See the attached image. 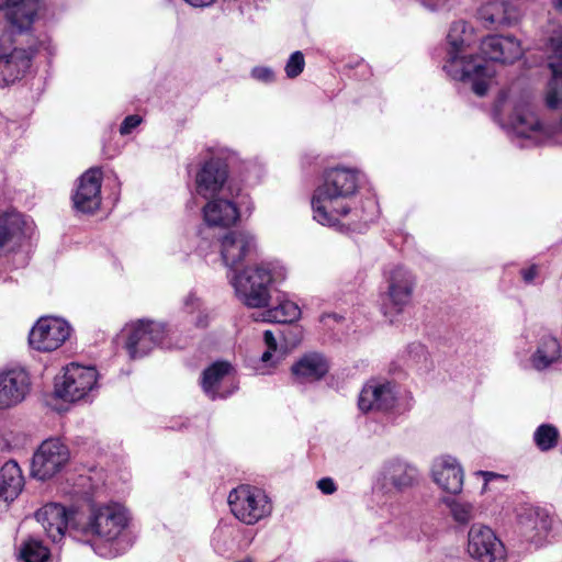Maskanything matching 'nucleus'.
<instances>
[{
  "label": "nucleus",
  "instance_id": "f257e3e1",
  "mask_svg": "<svg viewBox=\"0 0 562 562\" xmlns=\"http://www.w3.org/2000/svg\"><path fill=\"white\" fill-rule=\"evenodd\" d=\"M357 188L358 176L353 170L334 168L327 171L324 183L315 189L311 200L313 218L339 231H360L372 217L352 206Z\"/></svg>",
  "mask_w": 562,
  "mask_h": 562
},
{
  "label": "nucleus",
  "instance_id": "f03ea898",
  "mask_svg": "<svg viewBox=\"0 0 562 562\" xmlns=\"http://www.w3.org/2000/svg\"><path fill=\"white\" fill-rule=\"evenodd\" d=\"M471 33L472 27L464 21L451 25L448 33V58L443 69L452 79L469 85L476 95L483 97L492 83L495 70L485 58L465 53Z\"/></svg>",
  "mask_w": 562,
  "mask_h": 562
},
{
  "label": "nucleus",
  "instance_id": "7ed1b4c3",
  "mask_svg": "<svg viewBox=\"0 0 562 562\" xmlns=\"http://www.w3.org/2000/svg\"><path fill=\"white\" fill-rule=\"evenodd\" d=\"M495 112L504 127L520 138L541 142L550 133L540 123L528 93L514 90L502 92L495 104Z\"/></svg>",
  "mask_w": 562,
  "mask_h": 562
},
{
  "label": "nucleus",
  "instance_id": "20e7f679",
  "mask_svg": "<svg viewBox=\"0 0 562 562\" xmlns=\"http://www.w3.org/2000/svg\"><path fill=\"white\" fill-rule=\"evenodd\" d=\"M286 278V269L276 262H262L235 272L231 282L238 299L248 307L260 308L270 299L269 285Z\"/></svg>",
  "mask_w": 562,
  "mask_h": 562
},
{
  "label": "nucleus",
  "instance_id": "39448f33",
  "mask_svg": "<svg viewBox=\"0 0 562 562\" xmlns=\"http://www.w3.org/2000/svg\"><path fill=\"white\" fill-rule=\"evenodd\" d=\"M36 38L31 31L8 29L0 36V87L20 80L31 66Z\"/></svg>",
  "mask_w": 562,
  "mask_h": 562
},
{
  "label": "nucleus",
  "instance_id": "423d86ee",
  "mask_svg": "<svg viewBox=\"0 0 562 562\" xmlns=\"http://www.w3.org/2000/svg\"><path fill=\"white\" fill-rule=\"evenodd\" d=\"M127 525V515L125 509L120 505H109L94 508L89 517L88 522L83 526L85 536L95 538L91 543L94 552L101 557H114L115 552L111 548H105L97 541L112 543L122 533Z\"/></svg>",
  "mask_w": 562,
  "mask_h": 562
},
{
  "label": "nucleus",
  "instance_id": "0eeeda50",
  "mask_svg": "<svg viewBox=\"0 0 562 562\" xmlns=\"http://www.w3.org/2000/svg\"><path fill=\"white\" fill-rule=\"evenodd\" d=\"M233 515L244 524L254 525L271 513V505L265 492L250 485H239L228 495Z\"/></svg>",
  "mask_w": 562,
  "mask_h": 562
},
{
  "label": "nucleus",
  "instance_id": "6e6552de",
  "mask_svg": "<svg viewBox=\"0 0 562 562\" xmlns=\"http://www.w3.org/2000/svg\"><path fill=\"white\" fill-rule=\"evenodd\" d=\"M98 374L93 367H83L70 363L65 368L64 374L55 381L57 397L76 402L88 395L97 384Z\"/></svg>",
  "mask_w": 562,
  "mask_h": 562
},
{
  "label": "nucleus",
  "instance_id": "1a4fd4ad",
  "mask_svg": "<svg viewBox=\"0 0 562 562\" xmlns=\"http://www.w3.org/2000/svg\"><path fill=\"white\" fill-rule=\"evenodd\" d=\"M124 330L127 336L125 347L133 359L146 356L157 346H167V329L161 323L142 319L127 325Z\"/></svg>",
  "mask_w": 562,
  "mask_h": 562
},
{
  "label": "nucleus",
  "instance_id": "9d476101",
  "mask_svg": "<svg viewBox=\"0 0 562 562\" xmlns=\"http://www.w3.org/2000/svg\"><path fill=\"white\" fill-rule=\"evenodd\" d=\"M68 447L57 438L44 440L33 454L31 474L45 481L58 473L69 461Z\"/></svg>",
  "mask_w": 562,
  "mask_h": 562
},
{
  "label": "nucleus",
  "instance_id": "9b49d317",
  "mask_svg": "<svg viewBox=\"0 0 562 562\" xmlns=\"http://www.w3.org/2000/svg\"><path fill=\"white\" fill-rule=\"evenodd\" d=\"M468 554L477 562H504L506 550L495 532L485 525L474 524L468 532Z\"/></svg>",
  "mask_w": 562,
  "mask_h": 562
},
{
  "label": "nucleus",
  "instance_id": "f8f14e48",
  "mask_svg": "<svg viewBox=\"0 0 562 562\" xmlns=\"http://www.w3.org/2000/svg\"><path fill=\"white\" fill-rule=\"evenodd\" d=\"M209 202L203 206V220L209 226L229 227L235 225L241 216V207L247 200L246 195L237 193L227 198L224 193L221 196L206 198Z\"/></svg>",
  "mask_w": 562,
  "mask_h": 562
},
{
  "label": "nucleus",
  "instance_id": "ddd939ff",
  "mask_svg": "<svg viewBox=\"0 0 562 562\" xmlns=\"http://www.w3.org/2000/svg\"><path fill=\"white\" fill-rule=\"evenodd\" d=\"M69 324L58 317H41L30 331V345L40 351H53L69 337Z\"/></svg>",
  "mask_w": 562,
  "mask_h": 562
},
{
  "label": "nucleus",
  "instance_id": "4468645a",
  "mask_svg": "<svg viewBox=\"0 0 562 562\" xmlns=\"http://www.w3.org/2000/svg\"><path fill=\"white\" fill-rule=\"evenodd\" d=\"M221 257L231 270L257 252V239L248 231H231L221 239Z\"/></svg>",
  "mask_w": 562,
  "mask_h": 562
},
{
  "label": "nucleus",
  "instance_id": "2eb2a0df",
  "mask_svg": "<svg viewBox=\"0 0 562 562\" xmlns=\"http://www.w3.org/2000/svg\"><path fill=\"white\" fill-rule=\"evenodd\" d=\"M228 167L218 157L204 161L195 175V192L205 198H215L225 192Z\"/></svg>",
  "mask_w": 562,
  "mask_h": 562
},
{
  "label": "nucleus",
  "instance_id": "dca6fc26",
  "mask_svg": "<svg viewBox=\"0 0 562 562\" xmlns=\"http://www.w3.org/2000/svg\"><path fill=\"white\" fill-rule=\"evenodd\" d=\"M102 171L90 168L79 179L72 194L74 206L81 213H93L101 205Z\"/></svg>",
  "mask_w": 562,
  "mask_h": 562
},
{
  "label": "nucleus",
  "instance_id": "f3484780",
  "mask_svg": "<svg viewBox=\"0 0 562 562\" xmlns=\"http://www.w3.org/2000/svg\"><path fill=\"white\" fill-rule=\"evenodd\" d=\"M29 374L22 369L0 371V409L21 403L30 391Z\"/></svg>",
  "mask_w": 562,
  "mask_h": 562
},
{
  "label": "nucleus",
  "instance_id": "a211bd4d",
  "mask_svg": "<svg viewBox=\"0 0 562 562\" xmlns=\"http://www.w3.org/2000/svg\"><path fill=\"white\" fill-rule=\"evenodd\" d=\"M482 55L488 60L513 64L524 55L519 40L512 35H490L480 45Z\"/></svg>",
  "mask_w": 562,
  "mask_h": 562
},
{
  "label": "nucleus",
  "instance_id": "6ab92c4d",
  "mask_svg": "<svg viewBox=\"0 0 562 562\" xmlns=\"http://www.w3.org/2000/svg\"><path fill=\"white\" fill-rule=\"evenodd\" d=\"M32 229V224L20 213H7L0 216V257L29 238Z\"/></svg>",
  "mask_w": 562,
  "mask_h": 562
},
{
  "label": "nucleus",
  "instance_id": "aec40b11",
  "mask_svg": "<svg viewBox=\"0 0 562 562\" xmlns=\"http://www.w3.org/2000/svg\"><path fill=\"white\" fill-rule=\"evenodd\" d=\"M386 295L397 312L409 304L415 289L416 280L413 273L402 266L390 270L387 277Z\"/></svg>",
  "mask_w": 562,
  "mask_h": 562
},
{
  "label": "nucleus",
  "instance_id": "412c9836",
  "mask_svg": "<svg viewBox=\"0 0 562 562\" xmlns=\"http://www.w3.org/2000/svg\"><path fill=\"white\" fill-rule=\"evenodd\" d=\"M396 404V392L391 383H380L371 381L367 383L358 400L360 411L367 413L371 411L387 412Z\"/></svg>",
  "mask_w": 562,
  "mask_h": 562
},
{
  "label": "nucleus",
  "instance_id": "4be33fe9",
  "mask_svg": "<svg viewBox=\"0 0 562 562\" xmlns=\"http://www.w3.org/2000/svg\"><path fill=\"white\" fill-rule=\"evenodd\" d=\"M434 482L450 494H459L462 491L464 473L457 459L450 456L437 458L431 467Z\"/></svg>",
  "mask_w": 562,
  "mask_h": 562
},
{
  "label": "nucleus",
  "instance_id": "5701e85b",
  "mask_svg": "<svg viewBox=\"0 0 562 562\" xmlns=\"http://www.w3.org/2000/svg\"><path fill=\"white\" fill-rule=\"evenodd\" d=\"M36 520L42 525L48 538L58 542L65 536L72 512L58 503H48L35 513Z\"/></svg>",
  "mask_w": 562,
  "mask_h": 562
},
{
  "label": "nucleus",
  "instance_id": "b1692460",
  "mask_svg": "<svg viewBox=\"0 0 562 562\" xmlns=\"http://www.w3.org/2000/svg\"><path fill=\"white\" fill-rule=\"evenodd\" d=\"M479 18L488 29L512 26L520 19L519 8L507 0H493L479 10Z\"/></svg>",
  "mask_w": 562,
  "mask_h": 562
},
{
  "label": "nucleus",
  "instance_id": "393cba45",
  "mask_svg": "<svg viewBox=\"0 0 562 562\" xmlns=\"http://www.w3.org/2000/svg\"><path fill=\"white\" fill-rule=\"evenodd\" d=\"M381 475L384 486L390 485L398 492L412 488L419 482L418 469L401 459H392L385 462Z\"/></svg>",
  "mask_w": 562,
  "mask_h": 562
},
{
  "label": "nucleus",
  "instance_id": "a878e982",
  "mask_svg": "<svg viewBox=\"0 0 562 562\" xmlns=\"http://www.w3.org/2000/svg\"><path fill=\"white\" fill-rule=\"evenodd\" d=\"M0 10H8V29L31 31L38 10V0H0Z\"/></svg>",
  "mask_w": 562,
  "mask_h": 562
},
{
  "label": "nucleus",
  "instance_id": "bb28decb",
  "mask_svg": "<svg viewBox=\"0 0 562 562\" xmlns=\"http://www.w3.org/2000/svg\"><path fill=\"white\" fill-rule=\"evenodd\" d=\"M328 370V361L323 355L317 352L304 355L291 368L293 378L301 384L319 381L326 375Z\"/></svg>",
  "mask_w": 562,
  "mask_h": 562
},
{
  "label": "nucleus",
  "instance_id": "cd10ccee",
  "mask_svg": "<svg viewBox=\"0 0 562 562\" xmlns=\"http://www.w3.org/2000/svg\"><path fill=\"white\" fill-rule=\"evenodd\" d=\"M561 360V341L552 335L542 336L530 356V364L537 371H544Z\"/></svg>",
  "mask_w": 562,
  "mask_h": 562
},
{
  "label": "nucleus",
  "instance_id": "c85d7f7f",
  "mask_svg": "<svg viewBox=\"0 0 562 562\" xmlns=\"http://www.w3.org/2000/svg\"><path fill=\"white\" fill-rule=\"evenodd\" d=\"M24 486V477L19 464L11 460L0 469V499L14 501Z\"/></svg>",
  "mask_w": 562,
  "mask_h": 562
},
{
  "label": "nucleus",
  "instance_id": "c756f323",
  "mask_svg": "<svg viewBox=\"0 0 562 562\" xmlns=\"http://www.w3.org/2000/svg\"><path fill=\"white\" fill-rule=\"evenodd\" d=\"M519 524L527 539L532 542L541 541L550 527L548 516L535 508L525 509L524 514L519 515Z\"/></svg>",
  "mask_w": 562,
  "mask_h": 562
},
{
  "label": "nucleus",
  "instance_id": "7c9ffc66",
  "mask_svg": "<svg viewBox=\"0 0 562 562\" xmlns=\"http://www.w3.org/2000/svg\"><path fill=\"white\" fill-rule=\"evenodd\" d=\"M231 370L232 367L228 362H215L203 371L201 385L210 398L215 400L228 395V393L220 391V384L229 374Z\"/></svg>",
  "mask_w": 562,
  "mask_h": 562
},
{
  "label": "nucleus",
  "instance_id": "2f4dec72",
  "mask_svg": "<svg viewBox=\"0 0 562 562\" xmlns=\"http://www.w3.org/2000/svg\"><path fill=\"white\" fill-rule=\"evenodd\" d=\"M301 308L290 300H280L278 305L263 312L262 321L269 323H292L300 318Z\"/></svg>",
  "mask_w": 562,
  "mask_h": 562
},
{
  "label": "nucleus",
  "instance_id": "473e14b6",
  "mask_svg": "<svg viewBox=\"0 0 562 562\" xmlns=\"http://www.w3.org/2000/svg\"><path fill=\"white\" fill-rule=\"evenodd\" d=\"M453 520L461 525H467L472 521L476 516L475 506L463 499H446Z\"/></svg>",
  "mask_w": 562,
  "mask_h": 562
},
{
  "label": "nucleus",
  "instance_id": "72a5a7b5",
  "mask_svg": "<svg viewBox=\"0 0 562 562\" xmlns=\"http://www.w3.org/2000/svg\"><path fill=\"white\" fill-rule=\"evenodd\" d=\"M20 557L24 562H46L49 558V550L41 540L29 538L22 544Z\"/></svg>",
  "mask_w": 562,
  "mask_h": 562
},
{
  "label": "nucleus",
  "instance_id": "f704fd0d",
  "mask_svg": "<svg viewBox=\"0 0 562 562\" xmlns=\"http://www.w3.org/2000/svg\"><path fill=\"white\" fill-rule=\"evenodd\" d=\"M559 430L551 424L540 425L533 432V441L541 451H549L558 445Z\"/></svg>",
  "mask_w": 562,
  "mask_h": 562
},
{
  "label": "nucleus",
  "instance_id": "c9c22d12",
  "mask_svg": "<svg viewBox=\"0 0 562 562\" xmlns=\"http://www.w3.org/2000/svg\"><path fill=\"white\" fill-rule=\"evenodd\" d=\"M183 306L187 313H198L196 317L193 319L195 326H207L210 315L204 308H202V303L199 297H196L193 293L188 294L183 301Z\"/></svg>",
  "mask_w": 562,
  "mask_h": 562
},
{
  "label": "nucleus",
  "instance_id": "e433bc0d",
  "mask_svg": "<svg viewBox=\"0 0 562 562\" xmlns=\"http://www.w3.org/2000/svg\"><path fill=\"white\" fill-rule=\"evenodd\" d=\"M263 341L267 346V350L262 353L260 360L265 366L274 367L281 360V356H276L277 340L271 330L263 333Z\"/></svg>",
  "mask_w": 562,
  "mask_h": 562
},
{
  "label": "nucleus",
  "instance_id": "4c0bfd02",
  "mask_svg": "<svg viewBox=\"0 0 562 562\" xmlns=\"http://www.w3.org/2000/svg\"><path fill=\"white\" fill-rule=\"evenodd\" d=\"M305 67V59L302 52L296 50L292 53L285 64V74L288 78H296L302 74Z\"/></svg>",
  "mask_w": 562,
  "mask_h": 562
},
{
  "label": "nucleus",
  "instance_id": "58836bf2",
  "mask_svg": "<svg viewBox=\"0 0 562 562\" xmlns=\"http://www.w3.org/2000/svg\"><path fill=\"white\" fill-rule=\"evenodd\" d=\"M142 122V117L139 115H128L124 119L120 126V133L122 135L130 134L135 127H137Z\"/></svg>",
  "mask_w": 562,
  "mask_h": 562
},
{
  "label": "nucleus",
  "instance_id": "ea45409f",
  "mask_svg": "<svg viewBox=\"0 0 562 562\" xmlns=\"http://www.w3.org/2000/svg\"><path fill=\"white\" fill-rule=\"evenodd\" d=\"M251 75L255 79L262 82H271L274 79L272 69L268 67H255Z\"/></svg>",
  "mask_w": 562,
  "mask_h": 562
},
{
  "label": "nucleus",
  "instance_id": "a19ab883",
  "mask_svg": "<svg viewBox=\"0 0 562 562\" xmlns=\"http://www.w3.org/2000/svg\"><path fill=\"white\" fill-rule=\"evenodd\" d=\"M317 487L322 491V493L326 495H330L336 492L337 487L333 479L323 477L317 482Z\"/></svg>",
  "mask_w": 562,
  "mask_h": 562
},
{
  "label": "nucleus",
  "instance_id": "79ce46f5",
  "mask_svg": "<svg viewBox=\"0 0 562 562\" xmlns=\"http://www.w3.org/2000/svg\"><path fill=\"white\" fill-rule=\"evenodd\" d=\"M521 274H522V279L526 281V282H531L533 281V279L536 278L537 276V270H536V267H530L528 269H525L521 271Z\"/></svg>",
  "mask_w": 562,
  "mask_h": 562
},
{
  "label": "nucleus",
  "instance_id": "37998d69",
  "mask_svg": "<svg viewBox=\"0 0 562 562\" xmlns=\"http://www.w3.org/2000/svg\"><path fill=\"white\" fill-rule=\"evenodd\" d=\"M184 1L195 8H204V7H209V5L213 4L216 0H184Z\"/></svg>",
  "mask_w": 562,
  "mask_h": 562
},
{
  "label": "nucleus",
  "instance_id": "c03bdc74",
  "mask_svg": "<svg viewBox=\"0 0 562 562\" xmlns=\"http://www.w3.org/2000/svg\"><path fill=\"white\" fill-rule=\"evenodd\" d=\"M411 353L415 352L416 356L418 357H424V359H426V350L424 348V346L422 345H413L411 347Z\"/></svg>",
  "mask_w": 562,
  "mask_h": 562
},
{
  "label": "nucleus",
  "instance_id": "a18cd8bd",
  "mask_svg": "<svg viewBox=\"0 0 562 562\" xmlns=\"http://www.w3.org/2000/svg\"><path fill=\"white\" fill-rule=\"evenodd\" d=\"M553 7L562 13V0H552Z\"/></svg>",
  "mask_w": 562,
  "mask_h": 562
},
{
  "label": "nucleus",
  "instance_id": "49530a36",
  "mask_svg": "<svg viewBox=\"0 0 562 562\" xmlns=\"http://www.w3.org/2000/svg\"><path fill=\"white\" fill-rule=\"evenodd\" d=\"M484 474H485V475H488V476H493V475H494V474H493V473H491V472H486V473H484Z\"/></svg>",
  "mask_w": 562,
  "mask_h": 562
}]
</instances>
